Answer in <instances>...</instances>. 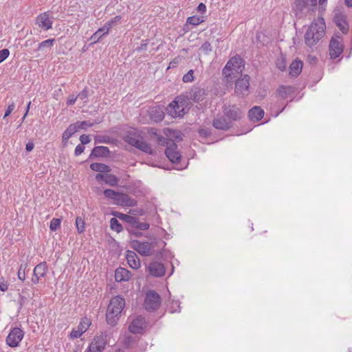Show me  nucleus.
Returning a JSON list of instances; mask_svg holds the SVG:
<instances>
[{"label": "nucleus", "mask_w": 352, "mask_h": 352, "mask_svg": "<svg viewBox=\"0 0 352 352\" xmlns=\"http://www.w3.org/2000/svg\"><path fill=\"white\" fill-rule=\"evenodd\" d=\"M326 25L322 18H318L314 21L305 34V41L307 45L312 47L316 45L324 35Z\"/></svg>", "instance_id": "1"}, {"label": "nucleus", "mask_w": 352, "mask_h": 352, "mask_svg": "<svg viewBox=\"0 0 352 352\" xmlns=\"http://www.w3.org/2000/svg\"><path fill=\"white\" fill-rule=\"evenodd\" d=\"M124 306L125 300L120 296L111 298L106 313V320L108 324L113 327L117 324Z\"/></svg>", "instance_id": "2"}, {"label": "nucleus", "mask_w": 352, "mask_h": 352, "mask_svg": "<svg viewBox=\"0 0 352 352\" xmlns=\"http://www.w3.org/2000/svg\"><path fill=\"white\" fill-rule=\"evenodd\" d=\"M104 195L107 198L113 199V204L117 206L133 207L137 205V201L127 194L119 192L112 189L104 190Z\"/></svg>", "instance_id": "3"}, {"label": "nucleus", "mask_w": 352, "mask_h": 352, "mask_svg": "<svg viewBox=\"0 0 352 352\" xmlns=\"http://www.w3.org/2000/svg\"><path fill=\"white\" fill-rule=\"evenodd\" d=\"M168 113L173 118H180L188 110V102L184 96H179L168 104L166 108Z\"/></svg>", "instance_id": "4"}, {"label": "nucleus", "mask_w": 352, "mask_h": 352, "mask_svg": "<svg viewBox=\"0 0 352 352\" xmlns=\"http://www.w3.org/2000/svg\"><path fill=\"white\" fill-rule=\"evenodd\" d=\"M110 334L107 331L101 332L91 340L85 352H102L107 344Z\"/></svg>", "instance_id": "5"}, {"label": "nucleus", "mask_w": 352, "mask_h": 352, "mask_svg": "<svg viewBox=\"0 0 352 352\" xmlns=\"http://www.w3.org/2000/svg\"><path fill=\"white\" fill-rule=\"evenodd\" d=\"M161 305V297L154 290H149L146 294L144 306L146 310L154 311L158 309Z\"/></svg>", "instance_id": "6"}, {"label": "nucleus", "mask_w": 352, "mask_h": 352, "mask_svg": "<svg viewBox=\"0 0 352 352\" xmlns=\"http://www.w3.org/2000/svg\"><path fill=\"white\" fill-rule=\"evenodd\" d=\"M24 331L19 327L12 328L6 339V344L14 348L19 345L22 339L24 337Z\"/></svg>", "instance_id": "7"}, {"label": "nucleus", "mask_w": 352, "mask_h": 352, "mask_svg": "<svg viewBox=\"0 0 352 352\" xmlns=\"http://www.w3.org/2000/svg\"><path fill=\"white\" fill-rule=\"evenodd\" d=\"M223 113L228 120L237 121L243 116V112L236 105L225 104L223 107Z\"/></svg>", "instance_id": "8"}, {"label": "nucleus", "mask_w": 352, "mask_h": 352, "mask_svg": "<svg viewBox=\"0 0 352 352\" xmlns=\"http://www.w3.org/2000/svg\"><path fill=\"white\" fill-rule=\"evenodd\" d=\"M131 247L142 256H151L153 254V245L146 241H140L138 240H133L131 241Z\"/></svg>", "instance_id": "9"}, {"label": "nucleus", "mask_w": 352, "mask_h": 352, "mask_svg": "<svg viewBox=\"0 0 352 352\" xmlns=\"http://www.w3.org/2000/svg\"><path fill=\"white\" fill-rule=\"evenodd\" d=\"M206 94V91L204 88L195 85L186 93L185 98L186 100H192L194 102H199L204 99Z\"/></svg>", "instance_id": "10"}, {"label": "nucleus", "mask_w": 352, "mask_h": 352, "mask_svg": "<svg viewBox=\"0 0 352 352\" xmlns=\"http://www.w3.org/2000/svg\"><path fill=\"white\" fill-rule=\"evenodd\" d=\"M243 60L239 56L232 57L226 63L223 69V74L226 77H230L233 74V71H237L240 69V65Z\"/></svg>", "instance_id": "11"}, {"label": "nucleus", "mask_w": 352, "mask_h": 352, "mask_svg": "<svg viewBox=\"0 0 352 352\" xmlns=\"http://www.w3.org/2000/svg\"><path fill=\"white\" fill-rule=\"evenodd\" d=\"M329 56L331 59L338 58L343 52V45L340 38H332L329 43Z\"/></svg>", "instance_id": "12"}, {"label": "nucleus", "mask_w": 352, "mask_h": 352, "mask_svg": "<svg viewBox=\"0 0 352 352\" xmlns=\"http://www.w3.org/2000/svg\"><path fill=\"white\" fill-rule=\"evenodd\" d=\"M146 328L145 318L139 316L134 318L129 326V330L131 333L137 334L142 333Z\"/></svg>", "instance_id": "13"}, {"label": "nucleus", "mask_w": 352, "mask_h": 352, "mask_svg": "<svg viewBox=\"0 0 352 352\" xmlns=\"http://www.w3.org/2000/svg\"><path fill=\"white\" fill-rule=\"evenodd\" d=\"M250 87V76L244 75L235 82V93L238 95L245 96L248 94Z\"/></svg>", "instance_id": "14"}, {"label": "nucleus", "mask_w": 352, "mask_h": 352, "mask_svg": "<svg viewBox=\"0 0 352 352\" xmlns=\"http://www.w3.org/2000/svg\"><path fill=\"white\" fill-rule=\"evenodd\" d=\"M316 6L317 0H295L294 9L299 12H314Z\"/></svg>", "instance_id": "15"}, {"label": "nucleus", "mask_w": 352, "mask_h": 352, "mask_svg": "<svg viewBox=\"0 0 352 352\" xmlns=\"http://www.w3.org/2000/svg\"><path fill=\"white\" fill-rule=\"evenodd\" d=\"M36 24L44 30H48L52 28L53 17L49 12H45L36 17Z\"/></svg>", "instance_id": "16"}, {"label": "nucleus", "mask_w": 352, "mask_h": 352, "mask_svg": "<svg viewBox=\"0 0 352 352\" xmlns=\"http://www.w3.org/2000/svg\"><path fill=\"white\" fill-rule=\"evenodd\" d=\"M47 265L45 262H41L36 265L33 271L32 282L33 284H38L41 278L46 276Z\"/></svg>", "instance_id": "17"}, {"label": "nucleus", "mask_w": 352, "mask_h": 352, "mask_svg": "<svg viewBox=\"0 0 352 352\" xmlns=\"http://www.w3.org/2000/svg\"><path fill=\"white\" fill-rule=\"evenodd\" d=\"M165 154L173 163H177L180 161L181 155L177 151V146L175 142H170V145L165 150Z\"/></svg>", "instance_id": "18"}, {"label": "nucleus", "mask_w": 352, "mask_h": 352, "mask_svg": "<svg viewBox=\"0 0 352 352\" xmlns=\"http://www.w3.org/2000/svg\"><path fill=\"white\" fill-rule=\"evenodd\" d=\"M333 20L336 25L343 33L347 32L349 26L346 21V16L344 12L340 11L336 12Z\"/></svg>", "instance_id": "19"}, {"label": "nucleus", "mask_w": 352, "mask_h": 352, "mask_svg": "<svg viewBox=\"0 0 352 352\" xmlns=\"http://www.w3.org/2000/svg\"><path fill=\"white\" fill-rule=\"evenodd\" d=\"M212 126L218 130L228 131L232 127V123L227 118L220 116L212 120Z\"/></svg>", "instance_id": "20"}, {"label": "nucleus", "mask_w": 352, "mask_h": 352, "mask_svg": "<svg viewBox=\"0 0 352 352\" xmlns=\"http://www.w3.org/2000/svg\"><path fill=\"white\" fill-rule=\"evenodd\" d=\"M124 219L131 223L133 228L139 230H146L149 228L150 225L146 222H140L137 217L122 214Z\"/></svg>", "instance_id": "21"}, {"label": "nucleus", "mask_w": 352, "mask_h": 352, "mask_svg": "<svg viewBox=\"0 0 352 352\" xmlns=\"http://www.w3.org/2000/svg\"><path fill=\"white\" fill-rule=\"evenodd\" d=\"M148 271L151 276L155 277H161L165 274V267L162 263L157 261H153L149 264Z\"/></svg>", "instance_id": "22"}, {"label": "nucleus", "mask_w": 352, "mask_h": 352, "mask_svg": "<svg viewBox=\"0 0 352 352\" xmlns=\"http://www.w3.org/2000/svg\"><path fill=\"white\" fill-rule=\"evenodd\" d=\"M113 21H109L106 23L103 27L99 28L90 38L93 43H97L102 37L109 33L110 27Z\"/></svg>", "instance_id": "23"}, {"label": "nucleus", "mask_w": 352, "mask_h": 352, "mask_svg": "<svg viewBox=\"0 0 352 352\" xmlns=\"http://www.w3.org/2000/svg\"><path fill=\"white\" fill-rule=\"evenodd\" d=\"M126 258L128 264L131 268L137 270L140 267V261L135 252L128 250Z\"/></svg>", "instance_id": "24"}, {"label": "nucleus", "mask_w": 352, "mask_h": 352, "mask_svg": "<svg viewBox=\"0 0 352 352\" xmlns=\"http://www.w3.org/2000/svg\"><path fill=\"white\" fill-rule=\"evenodd\" d=\"M131 272L125 268L119 267L115 272V279L117 282L127 281L131 278Z\"/></svg>", "instance_id": "25"}, {"label": "nucleus", "mask_w": 352, "mask_h": 352, "mask_svg": "<svg viewBox=\"0 0 352 352\" xmlns=\"http://www.w3.org/2000/svg\"><path fill=\"white\" fill-rule=\"evenodd\" d=\"M264 116V111L258 106L252 107L248 113V116L252 121L261 120Z\"/></svg>", "instance_id": "26"}, {"label": "nucleus", "mask_w": 352, "mask_h": 352, "mask_svg": "<svg viewBox=\"0 0 352 352\" xmlns=\"http://www.w3.org/2000/svg\"><path fill=\"white\" fill-rule=\"evenodd\" d=\"M294 93V87L292 86L281 85L277 89V94L281 99H287Z\"/></svg>", "instance_id": "27"}, {"label": "nucleus", "mask_w": 352, "mask_h": 352, "mask_svg": "<svg viewBox=\"0 0 352 352\" xmlns=\"http://www.w3.org/2000/svg\"><path fill=\"white\" fill-rule=\"evenodd\" d=\"M303 63L300 60H294L289 65V74L292 76L296 77L302 72Z\"/></svg>", "instance_id": "28"}, {"label": "nucleus", "mask_w": 352, "mask_h": 352, "mask_svg": "<svg viewBox=\"0 0 352 352\" xmlns=\"http://www.w3.org/2000/svg\"><path fill=\"white\" fill-rule=\"evenodd\" d=\"M109 153V149L108 147L104 146H98L93 148L90 155V157H104L107 156Z\"/></svg>", "instance_id": "29"}, {"label": "nucleus", "mask_w": 352, "mask_h": 352, "mask_svg": "<svg viewBox=\"0 0 352 352\" xmlns=\"http://www.w3.org/2000/svg\"><path fill=\"white\" fill-rule=\"evenodd\" d=\"M135 147L147 154L151 155L153 153L151 145L144 141L142 137L137 142V144L135 145Z\"/></svg>", "instance_id": "30"}, {"label": "nucleus", "mask_w": 352, "mask_h": 352, "mask_svg": "<svg viewBox=\"0 0 352 352\" xmlns=\"http://www.w3.org/2000/svg\"><path fill=\"white\" fill-rule=\"evenodd\" d=\"M90 168L91 170L99 173H109L111 170V168L109 166L102 163H92L90 165Z\"/></svg>", "instance_id": "31"}, {"label": "nucleus", "mask_w": 352, "mask_h": 352, "mask_svg": "<svg viewBox=\"0 0 352 352\" xmlns=\"http://www.w3.org/2000/svg\"><path fill=\"white\" fill-rule=\"evenodd\" d=\"M76 132V126L71 124L63 133V141H67Z\"/></svg>", "instance_id": "32"}, {"label": "nucleus", "mask_w": 352, "mask_h": 352, "mask_svg": "<svg viewBox=\"0 0 352 352\" xmlns=\"http://www.w3.org/2000/svg\"><path fill=\"white\" fill-rule=\"evenodd\" d=\"M54 42V38H49L45 41H43L38 44L37 50L41 52H46L47 49L51 48L53 46Z\"/></svg>", "instance_id": "33"}, {"label": "nucleus", "mask_w": 352, "mask_h": 352, "mask_svg": "<svg viewBox=\"0 0 352 352\" xmlns=\"http://www.w3.org/2000/svg\"><path fill=\"white\" fill-rule=\"evenodd\" d=\"M91 322L88 318H82L77 327V329L82 333H84L91 326Z\"/></svg>", "instance_id": "34"}, {"label": "nucleus", "mask_w": 352, "mask_h": 352, "mask_svg": "<svg viewBox=\"0 0 352 352\" xmlns=\"http://www.w3.org/2000/svg\"><path fill=\"white\" fill-rule=\"evenodd\" d=\"M141 136L137 135L135 133H129L125 138L124 140L129 144L135 146L137 142L140 139Z\"/></svg>", "instance_id": "35"}, {"label": "nucleus", "mask_w": 352, "mask_h": 352, "mask_svg": "<svg viewBox=\"0 0 352 352\" xmlns=\"http://www.w3.org/2000/svg\"><path fill=\"white\" fill-rule=\"evenodd\" d=\"M104 182L111 186H117L119 182V179L115 176L114 175L111 174H106Z\"/></svg>", "instance_id": "36"}, {"label": "nucleus", "mask_w": 352, "mask_h": 352, "mask_svg": "<svg viewBox=\"0 0 352 352\" xmlns=\"http://www.w3.org/2000/svg\"><path fill=\"white\" fill-rule=\"evenodd\" d=\"M111 229L117 232H120L122 230V226L116 218H111L110 220Z\"/></svg>", "instance_id": "37"}, {"label": "nucleus", "mask_w": 352, "mask_h": 352, "mask_svg": "<svg viewBox=\"0 0 352 352\" xmlns=\"http://www.w3.org/2000/svg\"><path fill=\"white\" fill-rule=\"evenodd\" d=\"M151 115L155 122L161 121L164 118V113L157 109L151 110Z\"/></svg>", "instance_id": "38"}, {"label": "nucleus", "mask_w": 352, "mask_h": 352, "mask_svg": "<svg viewBox=\"0 0 352 352\" xmlns=\"http://www.w3.org/2000/svg\"><path fill=\"white\" fill-rule=\"evenodd\" d=\"M204 22L202 17L198 16H192L187 19L186 23L194 26L198 25Z\"/></svg>", "instance_id": "39"}, {"label": "nucleus", "mask_w": 352, "mask_h": 352, "mask_svg": "<svg viewBox=\"0 0 352 352\" xmlns=\"http://www.w3.org/2000/svg\"><path fill=\"white\" fill-rule=\"evenodd\" d=\"M74 124L76 126L77 131L80 129H86L87 127L94 126V123L89 121L77 122L74 123Z\"/></svg>", "instance_id": "40"}, {"label": "nucleus", "mask_w": 352, "mask_h": 352, "mask_svg": "<svg viewBox=\"0 0 352 352\" xmlns=\"http://www.w3.org/2000/svg\"><path fill=\"white\" fill-rule=\"evenodd\" d=\"M28 267V263H22L21 264L19 269L18 270L17 276L18 278L22 281L25 279V270Z\"/></svg>", "instance_id": "41"}, {"label": "nucleus", "mask_w": 352, "mask_h": 352, "mask_svg": "<svg viewBox=\"0 0 352 352\" xmlns=\"http://www.w3.org/2000/svg\"><path fill=\"white\" fill-rule=\"evenodd\" d=\"M76 226L78 233H82L85 231V221L80 217L76 219Z\"/></svg>", "instance_id": "42"}, {"label": "nucleus", "mask_w": 352, "mask_h": 352, "mask_svg": "<svg viewBox=\"0 0 352 352\" xmlns=\"http://www.w3.org/2000/svg\"><path fill=\"white\" fill-rule=\"evenodd\" d=\"M212 50L210 43L208 41H206L199 48V51L204 54L205 55H208Z\"/></svg>", "instance_id": "43"}, {"label": "nucleus", "mask_w": 352, "mask_h": 352, "mask_svg": "<svg viewBox=\"0 0 352 352\" xmlns=\"http://www.w3.org/2000/svg\"><path fill=\"white\" fill-rule=\"evenodd\" d=\"M61 220L58 218H53L50 221V229L56 231L60 227Z\"/></svg>", "instance_id": "44"}, {"label": "nucleus", "mask_w": 352, "mask_h": 352, "mask_svg": "<svg viewBox=\"0 0 352 352\" xmlns=\"http://www.w3.org/2000/svg\"><path fill=\"white\" fill-rule=\"evenodd\" d=\"M170 142L174 141L171 139H168L161 135L157 136V144L162 146H166V147H168V146L170 145Z\"/></svg>", "instance_id": "45"}, {"label": "nucleus", "mask_w": 352, "mask_h": 352, "mask_svg": "<svg viewBox=\"0 0 352 352\" xmlns=\"http://www.w3.org/2000/svg\"><path fill=\"white\" fill-rule=\"evenodd\" d=\"M194 71L192 69H190L188 72L187 74H184L182 80L184 82H191L194 80V76H193Z\"/></svg>", "instance_id": "46"}, {"label": "nucleus", "mask_w": 352, "mask_h": 352, "mask_svg": "<svg viewBox=\"0 0 352 352\" xmlns=\"http://www.w3.org/2000/svg\"><path fill=\"white\" fill-rule=\"evenodd\" d=\"M198 132L202 138H207L212 134V130L209 128L200 129Z\"/></svg>", "instance_id": "47"}, {"label": "nucleus", "mask_w": 352, "mask_h": 352, "mask_svg": "<svg viewBox=\"0 0 352 352\" xmlns=\"http://www.w3.org/2000/svg\"><path fill=\"white\" fill-rule=\"evenodd\" d=\"M10 55V51L8 49H3L0 51V63L5 60Z\"/></svg>", "instance_id": "48"}, {"label": "nucleus", "mask_w": 352, "mask_h": 352, "mask_svg": "<svg viewBox=\"0 0 352 352\" xmlns=\"http://www.w3.org/2000/svg\"><path fill=\"white\" fill-rule=\"evenodd\" d=\"M89 96V91L87 88L83 89L77 96L78 98L84 100L87 98Z\"/></svg>", "instance_id": "49"}, {"label": "nucleus", "mask_w": 352, "mask_h": 352, "mask_svg": "<svg viewBox=\"0 0 352 352\" xmlns=\"http://www.w3.org/2000/svg\"><path fill=\"white\" fill-rule=\"evenodd\" d=\"M82 334L78 329H74L70 333V338L72 339L79 338Z\"/></svg>", "instance_id": "50"}, {"label": "nucleus", "mask_w": 352, "mask_h": 352, "mask_svg": "<svg viewBox=\"0 0 352 352\" xmlns=\"http://www.w3.org/2000/svg\"><path fill=\"white\" fill-rule=\"evenodd\" d=\"M85 146L83 144H78L76 146V148H75V151H74V155L76 156H78L80 155V154H82L84 151H85Z\"/></svg>", "instance_id": "51"}, {"label": "nucleus", "mask_w": 352, "mask_h": 352, "mask_svg": "<svg viewBox=\"0 0 352 352\" xmlns=\"http://www.w3.org/2000/svg\"><path fill=\"white\" fill-rule=\"evenodd\" d=\"M148 45V42L146 40L142 41V43L140 46L136 47L135 50L138 52H141L142 51H145L146 50Z\"/></svg>", "instance_id": "52"}, {"label": "nucleus", "mask_w": 352, "mask_h": 352, "mask_svg": "<svg viewBox=\"0 0 352 352\" xmlns=\"http://www.w3.org/2000/svg\"><path fill=\"white\" fill-rule=\"evenodd\" d=\"M80 141L81 142V144H89L91 141V139L88 135L83 134L80 135Z\"/></svg>", "instance_id": "53"}, {"label": "nucleus", "mask_w": 352, "mask_h": 352, "mask_svg": "<svg viewBox=\"0 0 352 352\" xmlns=\"http://www.w3.org/2000/svg\"><path fill=\"white\" fill-rule=\"evenodd\" d=\"M14 108H15V104L14 102H12L10 104H9L6 112H5L3 118H6V117H8L12 112V111L14 109Z\"/></svg>", "instance_id": "54"}, {"label": "nucleus", "mask_w": 352, "mask_h": 352, "mask_svg": "<svg viewBox=\"0 0 352 352\" xmlns=\"http://www.w3.org/2000/svg\"><path fill=\"white\" fill-rule=\"evenodd\" d=\"M78 97L75 96L74 95H69L67 100V105H72L75 103Z\"/></svg>", "instance_id": "55"}, {"label": "nucleus", "mask_w": 352, "mask_h": 352, "mask_svg": "<svg viewBox=\"0 0 352 352\" xmlns=\"http://www.w3.org/2000/svg\"><path fill=\"white\" fill-rule=\"evenodd\" d=\"M277 67L280 70L284 71L286 69V63L284 60H281L277 63Z\"/></svg>", "instance_id": "56"}, {"label": "nucleus", "mask_w": 352, "mask_h": 352, "mask_svg": "<svg viewBox=\"0 0 352 352\" xmlns=\"http://www.w3.org/2000/svg\"><path fill=\"white\" fill-rule=\"evenodd\" d=\"M197 9L199 12L204 13L206 11V6L204 3H200Z\"/></svg>", "instance_id": "57"}, {"label": "nucleus", "mask_w": 352, "mask_h": 352, "mask_svg": "<svg viewBox=\"0 0 352 352\" xmlns=\"http://www.w3.org/2000/svg\"><path fill=\"white\" fill-rule=\"evenodd\" d=\"M34 147V143L32 142H29L26 144L25 149L27 151L30 152L33 150Z\"/></svg>", "instance_id": "58"}, {"label": "nucleus", "mask_w": 352, "mask_h": 352, "mask_svg": "<svg viewBox=\"0 0 352 352\" xmlns=\"http://www.w3.org/2000/svg\"><path fill=\"white\" fill-rule=\"evenodd\" d=\"M106 176V174L103 175V174H101V173H98L96 175V179L97 181H104V179H105V177Z\"/></svg>", "instance_id": "59"}, {"label": "nucleus", "mask_w": 352, "mask_h": 352, "mask_svg": "<svg viewBox=\"0 0 352 352\" xmlns=\"http://www.w3.org/2000/svg\"><path fill=\"white\" fill-rule=\"evenodd\" d=\"M8 289V286L7 283H0V290L2 292H6Z\"/></svg>", "instance_id": "60"}, {"label": "nucleus", "mask_w": 352, "mask_h": 352, "mask_svg": "<svg viewBox=\"0 0 352 352\" xmlns=\"http://www.w3.org/2000/svg\"><path fill=\"white\" fill-rule=\"evenodd\" d=\"M130 233H131L132 234L136 236H142V233L140 232V230H136L135 229V230H131L129 231Z\"/></svg>", "instance_id": "61"}, {"label": "nucleus", "mask_w": 352, "mask_h": 352, "mask_svg": "<svg viewBox=\"0 0 352 352\" xmlns=\"http://www.w3.org/2000/svg\"><path fill=\"white\" fill-rule=\"evenodd\" d=\"M30 104H31V102H28V105H27V108H26L25 113V114H24V116H23V118H22V119H23V120H25V117H26V116H27V114H28V111H29Z\"/></svg>", "instance_id": "62"}, {"label": "nucleus", "mask_w": 352, "mask_h": 352, "mask_svg": "<svg viewBox=\"0 0 352 352\" xmlns=\"http://www.w3.org/2000/svg\"><path fill=\"white\" fill-rule=\"evenodd\" d=\"M344 2L348 7H352V0H344Z\"/></svg>", "instance_id": "63"}, {"label": "nucleus", "mask_w": 352, "mask_h": 352, "mask_svg": "<svg viewBox=\"0 0 352 352\" xmlns=\"http://www.w3.org/2000/svg\"><path fill=\"white\" fill-rule=\"evenodd\" d=\"M326 1H327V0H318V2H319L320 5H322Z\"/></svg>", "instance_id": "64"}]
</instances>
